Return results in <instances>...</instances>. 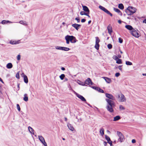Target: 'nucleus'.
I'll return each instance as SVG.
<instances>
[{
	"label": "nucleus",
	"instance_id": "39",
	"mask_svg": "<svg viewBox=\"0 0 146 146\" xmlns=\"http://www.w3.org/2000/svg\"><path fill=\"white\" fill-rule=\"evenodd\" d=\"M16 77L18 79L19 78V72H17L16 75Z\"/></svg>",
	"mask_w": 146,
	"mask_h": 146
},
{
	"label": "nucleus",
	"instance_id": "60",
	"mask_svg": "<svg viewBox=\"0 0 146 146\" xmlns=\"http://www.w3.org/2000/svg\"><path fill=\"white\" fill-rule=\"evenodd\" d=\"M0 81L2 83H3L4 82L2 80L1 78L0 77Z\"/></svg>",
	"mask_w": 146,
	"mask_h": 146
},
{
	"label": "nucleus",
	"instance_id": "34",
	"mask_svg": "<svg viewBox=\"0 0 146 146\" xmlns=\"http://www.w3.org/2000/svg\"><path fill=\"white\" fill-rule=\"evenodd\" d=\"M119 108L120 110H125V108L122 105H120L119 106Z\"/></svg>",
	"mask_w": 146,
	"mask_h": 146
},
{
	"label": "nucleus",
	"instance_id": "31",
	"mask_svg": "<svg viewBox=\"0 0 146 146\" xmlns=\"http://www.w3.org/2000/svg\"><path fill=\"white\" fill-rule=\"evenodd\" d=\"M98 91L99 92L102 93H104V90L98 87Z\"/></svg>",
	"mask_w": 146,
	"mask_h": 146
},
{
	"label": "nucleus",
	"instance_id": "63",
	"mask_svg": "<svg viewBox=\"0 0 146 146\" xmlns=\"http://www.w3.org/2000/svg\"><path fill=\"white\" fill-rule=\"evenodd\" d=\"M10 43L11 44H15V43H14V41H13V42H11V41L10 42Z\"/></svg>",
	"mask_w": 146,
	"mask_h": 146
},
{
	"label": "nucleus",
	"instance_id": "1",
	"mask_svg": "<svg viewBox=\"0 0 146 146\" xmlns=\"http://www.w3.org/2000/svg\"><path fill=\"white\" fill-rule=\"evenodd\" d=\"M105 96L106 98L105 99L107 102L106 108L107 110L110 113H113L114 111L113 108L115 106V103L113 101L115 100V98L112 94L106 93Z\"/></svg>",
	"mask_w": 146,
	"mask_h": 146
},
{
	"label": "nucleus",
	"instance_id": "57",
	"mask_svg": "<svg viewBox=\"0 0 146 146\" xmlns=\"http://www.w3.org/2000/svg\"><path fill=\"white\" fill-rule=\"evenodd\" d=\"M143 23H146V19H144L143 21Z\"/></svg>",
	"mask_w": 146,
	"mask_h": 146
},
{
	"label": "nucleus",
	"instance_id": "46",
	"mask_svg": "<svg viewBox=\"0 0 146 146\" xmlns=\"http://www.w3.org/2000/svg\"><path fill=\"white\" fill-rule=\"evenodd\" d=\"M17 60H20L21 59V56L19 54L18 55L17 57Z\"/></svg>",
	"mask_w": 146,
	"mask_h": 146
},
{
	"label": "nucleus",
	"instance_id": "51",
	"mask_svg": "<svg viewBox=\"0 0 146 146\" xmlns=\"http://www.w3.org/2000/svg\"><path fill=\"white\" fill-rule=\"evenodd\" d=\"M86 21V20L85 19H82V20H81V22L82 23H84Z\"/></svg>",
	"mask_w": 146,
	"mask_h": 146
},
{
	"label": "nucleus",
	"instance_id": "52",
	"mask_svg": "<svg viewBox=\"0 0 146 146\" xmlns=\"http://www.w3.org/2000/svg\"><path fill=\"white\" fill-rule=\"evenodd\" d=\"M104 146H107L108 144H107V142H106V141H104Z\"/></svg>",
	"mask_w": 146,
	"mask_h": 146
},
{
	"label": "nucleus",
	"instance_id": "41",
	"mask_svg": "<svg viewBox=\"0 0 146 146\" xmlns=\"http://www.w3.org/2000/svg\"><path fill=\"white\" fill-rule=\"evenodd\" d=\"M17 108L18 110V111H20L21 109H20V106L19 104H17Z\"/></svg>",
	"mask_w": 146,
	"mask_h": 146
},
{
	"label": "nucleus",
	"instance_id": "10",
	"mask_svg": "<svg viewBox=\"0 0 146 146\" xmlns=\"http://www.w3.org/2000/svg\"><path fill=\"white\" fill-rule=\"evenodd\" d=\"M72 26L78 31L81 27V25H80L75 23L72 24Z\"/></svg>",
	"mask_w": 146,
	"mask_h": 146
},
{
	"label": "nucleus",
	"instance_id": "59",
	"mask_svg": "<svg viewBox=\"0 0 146 146\" xmlns=\"http://www.w3.org/2000/svg\"><path fill=\"white\" fill-rule=\"evenodd\" d=\"M85 14H84V15H86V16H88V14H89V13H87H87H85Z\"/></svg>",
	"mask_w": 146,
	"mask_h": 146
},
{
	"label": "nucleus",
	"instance_id": "33",
	"mask_svg": "<svg viewBox=\"0 0 146 146\" xmlns=\"http://www.w3.org/2000/svg\"><path fill=\"white\" fill-rule=\"evenodd\" d=\"M70 50V49L68 48L64 47H63V48L62 50H64L65 51H68Z\"/></svg>",
	"mask_w": 146,
	"mask_h": 146
},
{
	"label": "nucleus",
	"instance_id": "3",
	"mask_svg": "<svg viewBox=\"0 0 146 146\" xmlns=\"http://www.w3.org/2000/svg\"><path fill=\"white\" fill-rule=\"evenodd\" d=\"M136 10L135 8L132 6H129L125 10V12L127 15H130L135 13Z\"/></svg>",
	"mask_w": 146,
	"mask_h": 146
},
{
	"label": "nucleus",
	"instance_id": "8",
	"mask_svg": "<svg viewBox=\"0 0 146 146\" xmlns=\"http://www.w3.org/2000/svg\"><path fill=\"white\" fill-rule=\"evenodd\" d=\"M76 96L80 98L82 101L84 102H85L86 103V100L81 95H80L78 94H76Z\"/></svg>",
	"mask_w": 146,
	"mask_h": 146
},
{
	"label": "nucleus",
	"instance_id": "49",
	"mask_svg": "<svg viewBox=\"0 0 146 146\" xmlns=\"http://www.w3.org/2000/svg\"><path fill=\"white\" fill-rule=\"evenodd\" d=\"M85 12L83 11H82L80 12V14L81 15H84Z\"/></svg>",
	"mask_w": 146,
	"mask_h": 146
},
{
	"label": "nucleus",
	"instance_id": "40",
	"mask_svg": "<svg viewBox=\"0 0 146 146\" xmlns=\"http://www.w3.org/2000/svg\"><path fill=\"white\" fill-rule=\"evenodd\" d=\"M119 41L120 43H121L123 42V40L121 38H119Z\"/></svg>",
	"mask_w": 146,
	"mask_h": 146
},
{
	"label": "nucleus",
	"instance_id": "58",
	"mask_svg": "<svg viewBox=\"0 0 146 146\" xmlns=\"http://www.w3.org/2000/svg\"><path fill=\"white\" fill-rule=\"evenodd\" d=\"M68 80V79L66 78H65V79H64V82H66V81H67Z\"/></svg>",
	"mask_w": 146,
	"mask_h": 146
},
{
	"label": "nucleus",
	"instance_id": "24",
	"mask_svg": "<svg viewBox=\"0 0 146 146\" xmlns=\"http://www.w3.org/2000/svg\"><path fill=\"white\" fill-rule=\"evenodd\" d=\"M100 132L101 135L103 136L104 134V129L103 128H102L100 130Z\"/></svg>",
	"mask_w": 146,
	"mask_h": 146
},
{
	"label": "nucleus",
	"instance_id": "47",
	"mask_svg": "<svg viewBox=\"0 0 146 146\" xmlns=\"http://www.w3.org/2000/svg\"><path fill=\"white\" fill-rule=\"evenodd\" d=\"M75 19L77 21V22L79 23L80 22V19L78 17H76L75 18Z\"/></svg>",
	"mask_w": 146,
	"mask_h": 146
},
{
	"label": "nucleus",
	"instance_id": "54",
	"mask_svg": "<svg viewBox=\"0 0 146 146\" xmlns=\"http://www.w3.org/2000/svg\"><path fill=\"white\" fill-rule=\"evenodd\" d=\"M17 86L18 88L17 90H19V84H17Z\"/></svg>",
	"mask_w": 146,
	"mask_h": 146
},
{
	"label": "nucleus",
	"instance_id": "35",
	"mask_svg": "<svg viewBox=\"0 0 146 146\" xmlns=\"http://www.w3.org/2000/svg\"><path fill=\"white\" fill-rule=\"evenodd\" d=\"M99 8H100V9L103 11H104L105 9H106V8H105L104 7L101 5H100L99 6Z\"/></svg>",
	"mask_w": 146,
	"mask_h": 146
},
{
	"label": "nucleus",
	"instance_id": "42",
	"mask_svg": "<svg viewBox=\"0 0 146 146\" xmlns=\"http://www.w3.org/2000/svg\"><path fill=\"white\" fill-rule=\"evenodd\" d=\"M113 58L116 61L117 60V59H118V57L115 55H114L113 56Z\"/></svg>",
	"mask_w": 146,
	"mask_h": 146
},
{
	"label": "nucleus",
	"instance_id": "62",
	"mask_svg": "<svg viewBox=\"0 0 146 146\" xmlns=\"http://www.w3.org/2000/svg\"><path fill=\"white\" fill-rule=\"evenodd\" d=\"M7 21V23H12L11 22V21Z\"/></svg>",
	"mask_w": 146,
	"mask_h": 146
},
{
	"label": "nucleus",
	"instance_id": "6",
	"mask_svg": "<svg viewBox=\"0 0 146 146\" xmlns=\"http://www.w3.org/2000/svg\"><path fill=\"white\" fill-rule=\"evenodd\" d=\"M95 38L96 39V41L95 47L97 50H98L99 49L100 46V45L99 43L100 42V40L99 38L98 37H96Z\"/></svg>",
	"mask_w": 146,
	"mask_h": 146
},
{
	"label": "nucleus",
	"instance_id": "16",
	"mask_svg": "<svg viewBox=\"0 0 146 146\" xmlns=\"http://www.w3.org/2000/svg\"><path fill=\"white\" fill-rule=\"evenodd\" d=\"M28 129L30 132L32 134L34 135V133L33 132L34 129L31 127L29 126L28 127Z\"/></svg>",
	"mask_w": 146,
	"mask_h": 146
},
{
	"label": "nucleus",
	"instance_id": "22",
	"mask_svg": "<svg viewBox=\"0 0 146 146\" xmlns=\"http://www.w3.org/2000/svg\"><path fill=\"white\" fill-rule=\"evenodd\" d=\"M104 11L107 13L108 14L110 15L111 17H112L113 15L112 14L106 9H105Z\"/></svg>",
	"mask_w": 146,
	"mask_h": 146
},
{
	"label": "nucleus",
	"instance_id": "4",
	"mask_svg": "<svg viewBox=\"0 0 146 146\" xmlns=\"http://www.w3.org/2000/svg\"><path fill=\"white\" fill-rule=\"evenodd\" d=\"M139 31L137 30L133 29L131 31V34L133 36L136 38H138L140 35L139 33Z\"/></svg>",
	"mask_w": 146,
	"mask_h": 146
},
{
	"label": "nucleus",
	"instance_id": "9",
	"mask_svg": "<svg viewBox=\"0 0 146 146\" xmlns=\"http://www.w3.org/2000/svg\"><path fill=\"white\" fill-rule=\"evenodd\" d=\"M126 101V99L122 93L121 94V97L119 101L120 102H125Z\"/></svg>",
	"mask_w": 146,
	"mask_h": 146
},
{
	"label": "nucleus",
	"instance_id": "14",
	"mask_svg": "<svg viewBox=\"0 0 146 146\" xmlns=\"http://www.w3.org/2000/svg\"><path fill=\"white\" fill-rule=\"evenodd\" d=\"M67 126L69 129L71 131H73L74 130V128L73 126L70 123H68Z\"/></svg>",
	"mask_w": 146,
	"mask_h": 146
},
{
	"label": "nucleus",
	"instance_id": "56",
	"mask_svg": "<svg viewBox=\"0 0 146 146\" xmlns=\"http://www.w3.org/2000/svg\"><path fill=\"white\" fill-rule=\"evenodd\" d=\"M61 69L63 71L65 70V68L64 67H62L61 68Z\"/></svg>",
	"mask_w": 146,
	"mask_h": 146
},
{
	"label": "nucleus",
	"instance_id": "5",
	"mask_svg": "<svg viewBox=\"0 0 146 146\" xmlns=\"http://www.w3.org/2000/svg\"><path fill=\"white\" fill-rule=\"evenodd\" d=\"M117 133L119 138L118 139V141L122 142L124 140V137L123 134L120 132L117 131Z\"/></svg>",
	"mask_w": 146,
	"mask_h": 146
},
{
	"label": "nucleus",
	"instance_id": "27",
	"mask_svg": "<svg viewBox=\"0 0 146 146\" xmlns=\"http://www.w3.org/2000/svg\"><path fill=\"white\" fill-rule=\"evenodd\" d=\"M106 79L107 80L106 81V82L110 84V83L111 82V79L110 78H106Z\"/></svg>",
	"mask_w": 146,
	"mask_h": 146
},
{
	"label": "nucleus",
	"instance_id": "12",
	"mask_svg": "<svg viewBox=\"0 0 146 146\" xmlns=\"http://www.w3.org/2000/svg\"><path fill=\"white\" fill-rule=\"evenodd\" d=\"M82 7H83V10L84 11L87 13H89L90 10L86 6L82 5Z\"/></svg>",
	"mask_w": 146,
	"mask_h": 146
},
{
	"label": "nucleus",
	"instance_id": "50",
	"mask_svg": "<svg viewBox=\"0 0 146 146\" xmlns=\"http://www.w3.org/2000/svg\"><path fill=\"white\" fill-rule=\"evenodd\" d=\"M122 66H119L118 67V69L121 71H122V68L121 67Z\"/></svg>",
	"mask_w": 146,
	"mask_h": 146
},
{
	"label": "nucleus",
	"instance_id": "25",
	"mask_svg": "<svg viewBox=\"0 0 146 146\" xmlns=\"http://www.w3.org/2000/svg\"><path fill=\"white\" fill-rule=\"evenodd\" d=\"M19 23L23 25H27V24L26 23V22L25 21H19Z\"/></svg>",
	"mask_w": 146,
	"mask_h": 146
},
{
	"label": "nucleus",
	"instance_id": "43",
	"mask_svg": "<svg viewBox=\"0 0 146 146\" xmlns=\"http://www.w3.org/2000/svg\"><path fill=\"white\" fill-rule=\"evenodd\" d=\"M108 143L110 144V146H113V145L112 144V142L111 141H110L108 142Z\"/></svg>",
	"mask_w": 146,
	"mask_h": 146
},
{
	"label": "nucleus",
	"instance_id": "45",
	"mask_svg": "<svg viewBox=\"0 0 146 146\" xmlns=\"http://www.w3.org/2000/svg\"><path fill=\"white\" fill-rule=\"evenodd\" d=\"M120 75V74L119 72H117L115 74V76L116 77L119 76Z\"/></svg>",
	"mask_w": 146,
	"mask_h": 146
},
{
	"label": "nucleus",
	"instance_id": "61",
	"mask_svg": "<svg viewBox=\"0 0 146 146\" xmlns=\"http://www.w3.org/2000/svg\"><path fill=\"white\" fill-rule=\"evenodd\" d=\"M118 23H119L120 24L121 23V21L120 20H119L118 21Z\"/></svg>",
	"mask_w": 146,
	"mask_h": 146
},
{
	"label": "nucleus",
	"instance_id": "23",
	"mask_svg": "<svg viewBox=\"0 0 146 146\" xmlns=\"http://www.w3.org/2000/svg\"><path fill=\"white\" fill-rule=\"evenodd\" d=\"M118 7L121 9L123 10L124 9V7L122 3H120L118 5Z\"/></svg>",
	"mask_w": 146,
	"mask_h": 146
},
{
	"label": "nucleus",
	"instance_id": "11",
	"mask_svg": "<svg viewBox=\"0 0 146 146\" xmlns=\"http://www.w3.org/2000/svg\"><path fill=\"white\" fill-rule=\"evenodd\" d=\"M107 29L108 33L110 34H111L112 32L113 31L112 30V27L111 25L110 24L109 25Z\"/></svg>",
	"mask_w": 146,
	"mask_h": 146
},
{
	"label": "nucleus",
	"instance_id": "17",
	"mask_svg": "<svg viewBox=\"0 0 146 146\" xmlns=\"http://www.w3.org/2000/svg\"><path fill=\"white\" fill-rule=\"evenodd\" d=\"M125 27L127 29L132 31L133 29L131 25H126L125 26Z\"/></svg>",
	"mask_w": 146,
	"mask_h": 146
},
{
	"label": "nucleus",
	"instance_id": "7",
	"mask_svg": "<svg viewBox=\"0 0 146 146\" xmlns=\"http://www.w3.org/2000/svg\"><path fill=\"white\" fill-rule=\"evenodd\" d=\"M85 84H86L87 85H92L93 84V83L92 80L90 78H88L84 82Z\"/></svg>",
	"mask_w": 146,
	"mask_h": 146
},
{
	"label": "nucleus",
	"instance_id": "37",
	"mask_svg": "<svg viewBox=\"0 0 146 146\" xmlns=\"http://www.w3.org/2000/svg\"><path fill=\"white\" fill-rule=\"evenodd\" d=\"M93 89L96 90L98 91V89L99 87H96L94 86H92L91 87Z\"/></svg>",
	"mask_w": 146,
	"mask_h": 146
},
{
	"label": "nucleus",
	"instance_id": "36",
	"mask_svg": "<svg viewBox=\"0 0 146 146\" xmlns=\"http://www.w3.org/2000/svg\"><path fill=\"white\" fill-rule=\"evenodd\" d=\"M78 84L81 85L83 86H85V83H84V82L80 81V83H78Z\"/></svg>",
	"mask_w": 146,
	"mask_h": 146
},
{
	"label": "nucleus",
	"instance_id": "13",
	"mask_svg": "<svg viewBox=\"0 0 146 146\" xmlns=\"http://www.w3.org/2000/svg\"><path fill=\"white\" fill-rule=\"evenodd\" d=\"M22 74L23 75V77L24 82L26 83H27L28 82V80L27 76L26 75H25L23 73Z\"/></svg>",
	"mask_w": 146,
	"mask_h": 146
},
{
	"label": "nucleus",
	"instance_id": "21",
	"mask_svg": "<svg viewBox=\"0 0 146 146\" xmlns=\"http://www.w3.org/2000/svg\"><path fill=\"white\" fill-rule=\"evenodd\" d=\"M6 67L8 69H10L12 67L13 65L11 63H9L7 64V65Z\"/></svg>",
	"mask_w": 146,
	"mask_h": 146
},
{
	"label": "nucleus",
	"instance_id": "48",
	"mask_svg": "<svg viewBox=\"0 0 146 146\" xmlns=\"http://www.w3.org/2000/svg\"><path fill=\"white\" fill-rule=\"evenodd\" d=\"M42 143L44 145V146H47V144L45 142V141H44L43 143Z\"/></svg>",
	"mask_w": 146,
	"mask_h": 146
},
{
	"label": "nucleus",
	"instance_id": "29",
	"mask_svg": "<svg viewBox=\"0 0 146 146\" xmlns=\"http://www.w3.org/2000/svg\"><path fill=\"white\" fill-rule=\"evenodd\" d=\"M55 48L56 49L60 50H62L63 48V47L59 46H56L55 47Z\"/></svg>",
	"mask_w": 146,
	"mask_h": 146
},
{
	"label": "nucleus",
	"instance_id": "28",
	"mask_svg": "<svg viewBox=\"0 0 146 146\" xmlns=\"http://www.w3.org/2000/svg\"><path fill=\"white\" fill-rule=\"evenodd\" d=\"M105 138L107 140L108 142L110 141L111 140L110 137L106 135H105Z\"/></svg>",
	"mask_w": 146,
	"mask_h": 146
},
{
	"label": "nucleus",
	"instance_id": "19",
	"mask_svg": "<svg viewBox=\"0 0 146 146\" xmlns=\"http://www.w3.org/2000/svg\"><path fill=\"white\" fill-rule=\"evenodd\" d=\"M24 98H23V100L26 102H27L28 100V98L27 96V94H24Z\"/></svg>",
	"mask_w": 146,
	"mask_h": 146
},
{
	"label": "nucleus",
	"instance_id": "55",
	"mask_svg": "<svg viewBox=\"0 0 146 146\" xmlns=\"http://www.w3.org/2000/svg\"><path fill=\"white\" fill-rule=\"evenodd\" d=\"M120 97H121V94L120 95V94H118L117 95V96L116 97H117L118 99H119V98L120 99Z\"/></svg>",
	"mask_w": 146,
	"mask_h": 146
},
{
	"label": "nucleus",
	"instance_id": "15",
	"mask_svg": "<svg viewBox=\"0 0 146 146\" xmlns=\"http://www.w3.org/2000/svg\"><path fill=\"white\" fill-rule=\"evenodd\" d=\"M113 10L115 11L116 12H117L119 14V15H122V13L118 9L116 8H113Z\"/></svg>",
	"mask_w": 146,
	"mask_h": 146
},
{
	"label": "nucleus",
	"instance_id": "32",
	"mask_svg": "<svg viewBox=\"0 0 146 146\" xmlns=\"http://www.w3.org/2000/svg\"><path fill=\"white\" fill-rule=\"evenodd\" d=\"M125 64L126 65H131L132 64V62L128 61H126L125 62Z\"/></svg>",
	"mask_w": 146,
	"mask_h": 146
},
{
	"label": "nucleus",
	"instance_id": "26",
	"mask_svg": "<svg viewBox=\"0 0 146 146\" xmlns=\"http://www.w3.org/2000/svg\"><path fill=\"white\" fill-rule=\"evenodd\" d=\"M116 63L118 64H121L122 63L121 60L120 59L118 58L116 60Z\"/></svg>",
	"mask_w": 146,
	"mask_h": 146
},
{
	"label": "nucleus",
	"instance_id": "44",
	"mask_svg": "<svg viewBox=\"0 0 146 146\" xmlns=\"http://www.w3.org/2000/svg\"><path fill=\"white\" fill-rule=\"evenodd\" d=\"M1 23L3 24H5L6 23H7V21H6L5 20H3L1 22Z\"/></svg>",
	"mask_w": 146,
	"mask_h": 146
},
{
	"label": "nucleus",
	"instance_id": "64",
	"mask_svg": "<svg viewBox=\"0 0 146 146\" xmlns=\"http://www.w3.org/2000/svg\"><path fill=\"white\" fill-rule=\"evenodd\" d=\"M64 119H65V121H67V118L66 117H65L64 118Z\"/></svg>",
	"mask_w": 146,
	"mask_h": 146
},
{
	"label": "nucleus",
	"instance_id": "20",
	"mask_svg": "<svg viewBox=\"0 0 146 146\" xmlns=\"http://www.w3.org/2000/svg\"><path fill=\"white\" fill-rule=\"evenodd\" d=\"M38 137L40 141L42 143H43L45 141L43 137L42 136H38Z\"/></svg>",
	"mask_w": 146,
	"mask_h": 146
},
{
	"label": "nucleus",
	"instance_id": "53",
	"mask_svg": "<svg viewBox=\"0 0 146 146\" xmlns=\"http://www.w3.org/2000/svg\"><path fill=\"white\" fill-rule=\"evenodd\" d=\"M132 142L133 143H134L136 142V140L134 139H133L132 140Z\"/></svg>",
	"mask_w": 146,
	"mask_h": 146
},
{
	"label": "nucleus",
	"instance_id": "38",
	"mask_svg": "<svg viewBox=\"0 0 146 146\" xmlns=\"http://www.w3.org/2000/svg\"><path fill=\"white\" fill-rule=\"evenodd\" d=\"M112 45L110 44H108V47L109 49H111L112 48Z\"/></svg>",
	"mask_w": 146,
	"mask_h": 146
},
{
	"label": "nucleus",
	"instance_id": "2",
	"mask_svg": "<svg viewBox=\"0 0 146 146\" xmlns=\"http://www.w3.org/2000/svg\"><path fill=\"white\" fill-rule=\"evenodd\" d=\"M65 39L66 40V43L69 44L70 41L72 43H75L78 40L76 39L75 37L73 36L67 35L65 37Z\"/></svg>",
	"mask_w": 146,
	"mask_h": 146
},
{
	"label": "nucleus",
	"instance_id": "18",
	"mask_svg": "<svg viewBox=\"0 0 146 146\" xmlns=\"http://www.w3.org/2000/svg\"><path fill=\"white\" fill-rule=\"evenodd\" d=\"M121 119L119 115H117L114 117L113 121H116L118 120Z\"/></svg>",
	"mask_w": 146,
	"mask_h": 146
},
{
	"label": "nucleus",
	"instance_id": "30",
	"mask_svg": "<svg viewBox=\"0 0 146 146\" xmlns=\"http://www.w3.org/2000/svg\"><path fill=\"white\" fill-rule=\"evenodd\" d=\"M65 77V75L64 74H62L60 76V78L61 80H63L64 79Z\"/></svg>",
	"mask_w": 146,
	"mask_h": 146
}]
</instances>
